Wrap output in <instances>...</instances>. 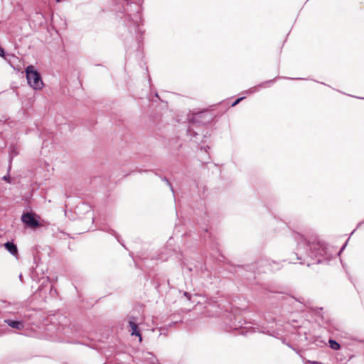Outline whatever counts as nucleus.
I'll use <instances>...</instances> for the list:
<instances>
[{
    "instance_id": "f257e3e1",
    "label": "nucleus",
    "mask_w": 364,
    "mask_h": 364,
    "mask_svg": "<svg viewBox=\"0 0 364 364\" xmlns=\"http://www.w3.org/2000/svg\"><path fill=\"white\" fill-rule=\"evenodd\" d=\"M26 78L28 83L35 90H40L43 87V82L39 73L34 70L32 65H29L26 69Z\"/></svg>"
},
{
    "instance_id": "f03ea898",
    "label": "nucleus",
    "mask_w": 364,
    "mask_h": 364,
    "mask_svg": "<svg viewBox=\"0 0 364 364\" xmlns=\"http://www.w3.org/2000/svg\"><path fill=\"white\" fill-rule=\"evenodd\" d=\"M21 220L29 228H36L40 225L39 222L35 218L34 215L30 213H23L21 216Z\"/></svg>"
},
{
    "instance_id": "7ed1b4c3",
    "label": "nucleus",
    "mask_w": 364,
    "mask_h": 364,
    "mask_svg": "<svg viewBox=\"0 0 364 364\" xmlns=\"http://www.w3.org/2000/svg\"><path fill=\"white\" fill-rule=\"evenodd\" d=\"M129 326L130 327V333L132 336H138L139 338V341L141 342L142 341V337L140 333V331L138 329V326L134 321V318H131L129 321Z\"/></svg>"
},
{
    "instance_id": "20e7f679",
    "label": "nucleus",
    "mask_w": 364,
    "mask_h": 364,
    "mask_svg": "<svg viewBox=\"0 0 364 364\" xmlns=\"http://www.w3.org/2000/svg\"><path fill=\"white\" fill-rule=\"evenodd\" d=\"M205 113L203 112L194 114L191 117H188V120L192 123H203L208 119H205Z\"/></svg>"
},
{
    "instance_id": "39448f33",
    "label": "nucleus",
    "mask_w": 364,
    "mask_h": 364,
    "mask_svg": "<svg viewBox=\"0 0 364 364\" xmlns=\"http://www.w3.org/2000/svg\"><path fill=\"white\" fill-rule=\"evenodd\" d=\"M4 247L6 250L11 253L13 256H17L18 255V248L16 245L11 242H7L4 244Z\"/></svg>"
},
{
    "instance_id": "423d86ee",
    "label": "nucleus",
    "mask_w": 364,
    "mask_h": 364,
    "mask_svg": "<svg viewBox=\"0 0 364 364\" xmlns=\"http://www.w3.org/2000/svg\"><path fill=\"white\" fill-rule=\"evenodd\" d=\"M5 322L11 328L21 330L23 328V323L22 321H13V320H5Z\"/></svg>"
},
{
    "instance_id": "0eeeda50",
    "label": "nucleus",
    "mask_w": 364,
    "mask_h": 364,
    "mask_svg": "<svg viewBox=\"0 0 364 364\" xmlns=\"http://www.w3.org/2000/svg\"><path fill=\"white\" fill-rule=\"evenodd\" d=\"M311 250H312L313 252H316L315 253V255L316 256L317 255H321V252L323 251V250H321V246L318 245V244H313L311 245Z\"/></svg>"
},
{
    "instance_id": "6e6552de",
    "label": "nucleus",
    "mask_w": 364,
    "mask_h": 364,
    "mask_svg": "<svg viewBox=\"0 0 364 364\" xmlns=\"http://www.w3.org/2000/svg\"><path fill=\"white\" fill-rule=\"evenodd\" d=\"M328 343H329V346H330L331 348H332L333 350H338L341 348L340 344L335 340L330 339L328 341Z\"/></svg>"
},
{
    "instance_id": "1a4fd4ad",
    "label": "nucleus",
    "mask_w": 364,
    "mask_h": 364,
    "mask_svg": "<svg viewBox=\"0 0 364 364\" xmlns=\"http://www.w3.org/2000/svg\"><path fill=\"white\" fill-rule=\"evenodd\" d=\"M163 181H164V182H166L167 183V185L170 187L172 193H174V190H173L171 183L168 181V180L166 178H164Z\"/></svg>"
},
{
    "instance_id": "9d476101",
    "label": "nucleus",
    "mask_w": 364,
    "mask_h": 364,
    "mask_svg": "<svg viewBox=\"0 0 364 364\" xmlns=\"http://www.w3.org/2000/svg\"><path fill=\"white\" fill-rule=\"evenodd\" d=\"M4 55V50L0 46V56L3 57Z\"/></svg>"
},
{
    "instance_id": "9b49d317",
    "label": "nucleus",
    "mask_w": 364,
    "mask_h": 364,
    "mask_svg": "<svg viewBox=\"0 0 364 364\" xmlns=\"http://www.w3.org/2000/svg\"><path fill=\"white\" fill-rule=\"evenodd\" d=\"M243 97L238 98L233 104L232 106L236 105L240 100H242Z\"/></svg>"
},
{
    "instance_id": "f8f14e48",
    "label": "nucleus",
    "mask_w": 364,
    "mask_h": 364,
    "mask_svg": "<svg viewBox=\"0 0 364 364\" xmlns=\"http://www.w3.org/2000/svg\"><path fill=\"white\" fill-rule=\"evenodd\" d=\"M3 179H4V181H7V182H9V183L10 182V181H9V179H10L9 176H4L3 177Z\"/></svg>"
},
{
    "instance_id": "ddd939ff",
    "label": "nucleus",
    "mask_w": 364,
    "mask_h": 364,
    "mask_svg": "<svg viewBox=\"0 0 364 364\" xmlns=\"http://www.w3.org/2000/svg\"><path fill=\"white\" fill-rule=\"evenodd\" d=\"M188 132H189L190 134L192 135V132H191V130L190 129L188 130Z\"/></svg>"
},
{
    "instance_id": "4468645a",
    "label": "nucleus",
    "mask_w": 364,
    "mask_h": 364,
    "mask_svg": "<svg viewBox=\"0 0 364 364\" xmlns=\"http://www.w3.org/2000/svg\"><path fill=\"white\" fill-rule=\"evenodd\" d=\"M346 245V243L343 246V247H342L341 250H342L343 248H345Z\"/></svg>"
},
{
    "instance_id": "2eb2a0df",
    "label": "nucleus",
    "mask_w": 364,
    "mask_h": 364,
    "mask_svg": "<svg viewBox=\"0 0 364 364\" xmlns=\"http://www.w3.org/2000/svg\"><path fill=\"white\" fill-rule=\"evenodd\" d=\"M193 134H194V136L197 135V133H195L193 132Z\"/></svg>"
},
{
    "instance_id": "dca6fc26",
    "label": "nucleus",
    "mask_w": 364,
    "mask_h": 364,
    "mask_svg": "<svg viewBox=\"0 0 364 364\" xmlns=\"http://www.w3.org/2000/svg\"><path fill=\"white\" fill-rule=\"evenodd\" d=\"M57 2H60L62 0H55Z\"/></svg>"
}]
</instances>
